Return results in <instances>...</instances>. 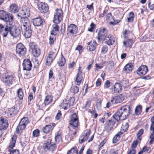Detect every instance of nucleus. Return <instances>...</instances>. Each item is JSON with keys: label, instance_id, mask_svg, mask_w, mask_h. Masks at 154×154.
Wrapping results in <instances>:
<instances>
[{"label": "nucleus", "instance_id": "obj_48", "mask_svg": "<svg viewBox=\"0 0 154 154\" xmlns=\"http://www.w3.org/2000/svg\"><path fill=\"white\" fill-rule=\"evenodd\" d=\"M71 91L74 94H76L79 91V88L77 86H74L72 88Z\"/></svg>", "mask_w": 154, "mask_h": 154}, {"label": "nucleus", "instance_id": "obj_18", "mask_svg": "<svg viewBox=\"0 0 154 154\" xmlns=\"http://www.w3.org/2000/svg\"><path fill=\"white\" fill-rule=\"evenodd\" d=\"M148 71L147 67L145 65H142L137 69V73L139 75H143L146 74Z\"/></svg>", "mask_w": 154, "mask_h": 154}, {"label": "nucleus", "instance_id": "obj_56", "mask_svg": "<svg viewBox=\"0 0 154 154\" xmlns=\"http://www.w3.org/2000/svg\"><path fill=\"white\" fill-rule=\"evenodd\" d=\"M57 24L55 23V24L53 25V30L58 32L59 30V27Z\"/></svg>", "mask_w": 154, "mask_h": 154}, {"label": "nucleus", "instance_id": "obj_55", "mask_svg": "<svg viewBox=\"0 0 154 154\" xmlns=\"http://www.w3.org/2000/svg\"><path fill=\"white\" fill-rule=\"evenodd\" d=\"M9 152H10V154H19V151L17 149H14L11 150V149L9 150Z\"/></svg>", "mask_w": 154, "mask_h": 154}, {"label": "nucleus", "instance_id": "obj_11", "mask_svg": "<svg viewBox=\"0 0 154 154\" xmlns=\"http://www.w3.org/2000/svg\"><path fill=\"white\" fill-rule=\"evenodd\" d=\"M43 148L45 151H54L56 149V146L54 143L51 144L50 140H48L44 144Z\"/></svg>", "mask_w": 154, "mask_h": 154}, {"label": "nucleus", "instance_id": "obj_23", "mask_svg": "<svg viewBox=\"0 0 154 154\" xmlns=\"http://www.w3.org/2000/svg\"><path fill=\"white\" fill-rule=\"evenodd\" d=\"M87 44L88 45V47L89 48V50L90 51H94L96 49L97 45L96 42L94 40L91 41Z\"/></svg>", "mask_w": 154, "mask_h": 154}, {"label": "nucleus", "instance_id": "obj_26", "mask_svg": "<svg viewBox=\"0 0 154 154\" xmlns=\"http://www.w3.org/2000/svg\"><path fill=\"white\" fill-rule=\"evenodd\" d=\"M133 66V64L131 63L127 64L123 68L124 71L127 73H129L132 71Z\"/></svg>", "mask_w": 154, "mask_h": 154}, {"label": "nucleus", "instance_id": "obj_10", "mask_svg": "<svg viewBox=\"0 0 154 154\" xmlns=\"http://www.w3.org/2000/svg\"><path fill=\"white\" fill-rule=\"evenodd\" d=\"M29 47L32 51V54L35 57H38L40 54L41 51L40 49L38 48L35 43L33 42L30 43Z\"/></svg>", "mask_w": 154, "mask_h": 154}, {"label": "nucleus", "instance_id": "obj_7", "mask_svg": "<svg viewBox=\"0 0 154 154\" xmlns=\"http://www.w3.org/2000/svg\"><path fill=\"white\" fill-rule=\"evenodd\" d=\"M63 17L62 10L60 8L56 9L54 14L53 22L55 23H59L62 20Z\"/></svg>", "mask_w": 154, "mask_h": 154}, {"label": "nucleus", "instance_id": "obj_8", "mask_svg": "<svg viewBox=\"0 0 154 154\" xmlns=\"http://www.w3.org/2000/svg\"><path fill=\"white\" fill-rule=\"evenodd\" d=\"M69 124L70 127L75 130L77 128L79 125V120L76 113H74L71 116Z\"/></svg>", "mask_w": 154, "mask_h": 154}, {"label": "nucleus", "instance_id": "obj_32", "mask_svg": "<svg viewBox=\"0 0 154 154\" xmlns=\"http://www.w3.org/2000/svg\"><path fill=\"white\" fill-rule=\"evenodd\" d=\"M128 124L127 122L124 123L121 127V130L119 132H122V134L125 132H126L128 130Z\"/></svg>", "mask_w": 154, "mask_h": 154}, {"label": "nucleus", "instance_id": "obj_51", "mask_svg": "<svg viewBox=\"0 0 154 154\" xmlns=\"http://www.w3.org/2000/svg\"><path fill=\"white\" fill-rule=\"evenodd\" d=\"M122 84L124 87H126L128 85V80L125 79H123L121 82Z\"/></svg>", "mask_w": 154, "mask_h": 154}, {"label": "nucleus", "instance_id": "obj_58", "mask_svg": "<svg viewBox=\"0 0 154 154\" xmlns=\"http://www.w3.org/2000/svg\"><path fill=\"white\" fill-rule=\"evenodd\" d=\"M61 139V137L60 134H57L55 137V140L56 141H59Z\"/></svg>", "mask_w": 154, "mask_h": 154}, {"label": "nucleus", "instance_id": "obj_30", "mask_svg": "<svg viewBox=\"0 0 154 154\" xmlns=\"http://www.w3.org/2000/svg\"><path fill=\"white\" fill-rule=\"evenodd\" d=\"M122 134V132H119L113 137L112 142L113 143H116L120 139V137Z\"/></svg>", "mask_w": 154, "mask_h": 154}, {"label": "nucleus", "instance_id": "obj_54", "mask_svg": "<svg viewBox=\"0 0 154 154\" xmlns=\"http://www.w3.org/2000/svg\"><path fill=\"white\" fill-rule=\"evenodd\" d=\"M33 94L32 93H30L28 97V105H29L30 104V102L33 99Z\"/></svg>", "mask_w": 154, "mask_h": 154}, {"label": "nucleus", "instance_id": "obj_57", "mask_svg": "<svg viewBox=\"0 0 154 154\" xmlns=\"http://www.w3.org/2000/svg\"><path fill=\"white\" fill-rule=\"evenodd\" d=\"M110 86V82L108 81L107 80L106 81L105 83V85L104 86V88H108Z\"/></svg>", "mask_w": 154, "mask_h": 154}, {"label": "nucleus", "instance_id": "obj_28", "mask_svg": "<svg viewBox=\"0 0 154 154\" xmlns=\"http://www.w3.org/2000/svg\"><path fill=\"white\" fill-rule=\"evenodd\" d=\"M133 43L132 39H129L126 41H123V44L124 46L126 48L131 47Z\"/></svg>", "mask_w": 154, "mask_h": 154}, {"label": "nucleus", "instance_id": "obj_5", "mask_svg": "<svg viewBox=\"0 0 154 154\" xmlns=\"http://www.w3.org/2000/svg\"><path fill=\"white\" fill-rule=\"evenodd\" d=\"M13 17L11 14L7 13L3 10L0 11V19L6 22L7 25H12Z\"/></svg>", "mask_w": 154, "mask_h": 154}, {"label": "nucleus", "instance_id": "obj_53", "mask_svg": "<svg viewBox=\"0 0 154 154\" xmlns=\"http://www.w3.org/2000/svg\"><path fill=\"white\" fill-rule=\"evenodd\" d=\"M55 36H53L52 35H51L50 36L49 38V43L50 44L52 45L53 44L54 41L55 40Z\"/></svg>", "mask_w": 154, "mask_h": 154}, {"label": "nucleus", "instance_id": "obj_14", "mask_svg": "<svg viewBox=\"0 0 154 154\" xmlns=\"http://www.w3.org/2000/svg\"><path fill=\"white\" fill-rule=\"evenodd\" d=\"M125 98V96L122 94L112 97L110 101L112 104H116L121 103Z\"/></svg>", "mask_w": 154, "mask_h": 154}, {"label": "nucleus", "instance_id": "obj_37", "mask_svg": "<svg viewBox=\"0 0 154 154\" xmlns=\"http://www.w3.org/2000/svg\"><path fill=\"white\" fill-rule=\"evenodd\" d=\"M17 94L18 97L20 100H22L23 99L24 96V94L23 91L22 89L20 88L17 91Z\"/></svg>", "mask_w": 154, "mask_h": 154}, {"label": "nucleus", "instance_id": "obj_25", "mask_svg": "<svg viewBox=\"0 0 154 154\" xmlns=\"http://www.w3.org/2000/svg\"><path fill=\"white\" fill-rule=\"evenodd\" d=\"M112 89L114 93H118L122 90V87L119 83H116L112 86Z\"/></svg>", "mask_w": 154, "mask_h": 154}, {"label": "nucleus", "instance_id": "obj_45", "mask_svg": "<svg viewBox=\"0 0 154 154\" xmlns=\"http://www.w3.org/2000/svg\"><path fill=\"white\" fill-rule=\"evenodd\" d=\"M108 50V47L106 45H104L102 48L101 52L102 54H104L106 53Z\"/></svg>", "mask_w": 154, "mask_h": 154}, {"label": "nucleus", "instance_id": "obj_42", "mask_svg": "<svg viewBox=\"0 0 154 154\" xmlns=\"http://www.w3.org/2000/svg\"><path fill=\"white\" fill-rule=\"evenodd\" d=\"M67 154H78V150L76 147L72 148L67 153Z\"/></svg>", "mask_w": 154, "mask_h": 154}, {"label": "nucleus", "instance_id": "obj_1", "mask_svg": "<svg viewBox=\"0 0 154 154\" xmlns=\"http://www.w3.org/2000/svg\"><path fill=\"white\" fill-rule=\"evenodd\" d=\"M0 32L3 37H6L8 32L14 38L17 37L20 34V30L15 26H11V25H6V27L0 24Z\"/></svg>", "mask_w": 154, "mask_h": 154}, {"label": "nucleus", "instance_id": "obj_49", "mask_svg": "<svg viewBox=\"0 0 154 154\" xmlns=\"http://www.w3.org/2000/svg\"><path fill=\"white\" fill-rule=\"evenodd\" d=\"M25 7H24L21 10L20 12V14H18V16L21 17L25 18Z\"/></svg>", "mask_w": 154, "mask_h": 154}, {"label": "nucleus", "instance_id": "obj_64", "mask_svg": "<svg viewBox=\"0 0 154 154\" xmlns=\"http://www.w3.org/2000/svg\"><path fill=\"white\" fill-rule=\"evenodd\" d=\"M136 151L135 149H132L128 152V154H135Z\"/></svg>", "mask_w": 154, "mask_h": 154}, {"label": "nucleus", "instance_id": "obj_27", "mask_svg": "<svg viewBox=\"0 0 154 154\" xmlns=\"http://www.w3.org/2000/svg\"><path fill=\"white\" fill-rule=\"evenodd\" d=\"M18 7L17 4H13L10 5L9 11L12 13H16L18 11Z\"/></svg>", "mask_w": 154, "mask_h": 154}, {"label": "nucleus", "instance_id": "obj_34", "mask_svg": "<svg viewBox=\"0 0 154 154\" xmlns=\"http://www.w3.org/2000/svg\"><path fill=\"white\" fill-rule=\"evenodd\" d=\"M52 101L51 97L50 96H47L45 98L44 100V104L45 105H47L50 104Z\"/></svg>", "mask_w": 154, "mask_h": 154}, {"label": "nucleus", "instance_id": "obj_31", "mask_svg": "<svg viewBox=\"0 0 154 154\" xmlns=\"http://www.w3.org/2000/svg\"><path fill=\"white\" fill-rule=\"evenodd\" d=\"M63 109H66L69 108L70 106L67 103V101L66 100H63L61 103L60 106Z\"/></svg>", "mask_w": 154, "mask_h": 154}, {"label": "nucleus", "instance_id": "obj_61", "mask_svg": "<svg viewBox=\"0 0 154 154\" xmlns=\"http://www.w3.org/2000/svg\"><path fill=\"white\" fill-rule=\"evenodd\" d=\"M91 104V102L90 101H88L86 104L85 106L84 107V108L86 109H88L90 106V105Z\"/></svg>", "mask_w": 154, "mask_h": 154}, {"label": "nucleus", "instance_id": "obj_4", "mask_svg": "<svg viewBox=\"0 0 154 154\" xmlns=\"http://www.w3.org/2000/svg\"><path fill=\"white\" fill-rule=\"evenodd\" d=\"M0 78L5 85L8 87H10L12 85L15 81L14 75L8 72L5 73L0 75Z\"/></svg>", "mask_w": 154, "mask_h": 154}, {"label": "nucleus", "instance_id": "obj_60", "mask_svg": "<svg viewBox=\"0 0 154 154\" xmlns=\"http://www.w3.org/2000/svg\"><path fill=\"white\" fill-rule=\"evenodd\" d=\"M101 80L100 79H98L96 83V85L97 87L99 86L101 83Z\"/></svg>", "mask_w": 154, "mask_h": 154}, {"label": "nucleus", "instance_id": "obj_59", "mask_svg": "<svg viewBox=\"0 0 154 154\" xmlns=\"http://www.w3.org/2000/svg\"><path fill=\"white\" fill-rule=\"evenodd\" d=\"M151 2H149L148 3L149 8L150 10H154V4L150 5Z\"/></svg>", "mask_w": 154, "mask_h": 154}, {"label": "nucleus", "instance_id": "obj_29", "mask_svg": "<svg viewBox=\"0 0 154 154\" xmlns=\"http://www.w3.org/2000/svg\"><path fill=\"white\" fill-rule=\"evenodd\" d=\"M106 20L107 22L110 24H113V21L114 19L112 16V14L111 13H109L106 15Z\"/></svg>", "mask_w": 154, "mask_h": 154}, {"label": "nucleus", "instance_id": "obj_36", "mask_svg": "<svg viewBox=\"0 0 154 154\" xmlns=\"http://www.w3.org/2000/svg\"><path fill=\"white\" fill-rule=\"evenodd\" d=\"M66 63V59L64 57L62 54H61V57L60 61L58 62V63L59 66H63Z\"/></svg>", "mask_w": 154, "mask_h": 154}, {"label": "nucleus", "instance_id": "obj_40", "mask_svg": "<svg viewBox=\"0 0 154 154\" xmlns=\"http://www.w3.org/2000/svg\"><path fill=\"white\" fill-rule=\"evenodd\" d=\"M51 128V125H46L43 129V131L44 133H47L50 131Z\"/></svg>", "mask_w": 154, "mask_h": 154}, {"label": "nucleus", "instance_id": "obj_9", "mask_svg": "<svg viewBox=\"0 0 154 154\" xmlns=\"http://www.w3.org/2000/svg\"><path fill=\"white\" fill-rule=\"evenodd\" d=\"M16 54L20 57H23L26 55V49L23 44L20 43L18 44L16 46Z\"/></svg>", "mask_w": 154, "mask_h": 154}, {"label": "nucleus", "instance_id": "obj_22", "mask_svg": "<svg viewBox=\"0 0 154 154\" xmlns=\"http://www.w3.org/2000/svg\"><path fill=\"white\" fill-rule=\"evenodd\" d=\"M81 68L80 67H79V68L78 72L76 75L75 79L76 85H79L80 84L82 79V72L80 70Z\"/></svg>", "mask_w": 154, "mask_h": 154}, {"label": "nucleus", "instance_id": "obj_17", "mask_svg": "<svg viewBox=\"0 0 154 154\" xmlns=\"http://www.w3.org/2000/svg\"><path fill=\"white\" fill-rule=\"evenodd\" d=\"M23 65L24 70L29 71L31 70L32 64L29 59H25L23 61Z\"/></svg>", "mask_w": 154, "mask_h": 154}, {"label": "nucleus", "instance_id": "obj_16", "mask_svg": "<svg viewBox=\"0 0 154 154\" xmlns=\"http://www.w3.org/2000/svg\"><path fill=\"white\" fill-rule=\"evenodd\" d=\"M78 31V27L75 25L71 24L69 25L68 27L67 32L71 35L76 34Z\"/></svg>", "mask_w": 154, "mask_h": 154}, {"label": "nucleus", "instance_id": "obj_6", "mask_svg": "<svg viewBox=\"0 0 154 154\" xmlns=\"http://www.w3.org/2000/svg\"><path fill=\"white\" fill-rule=\"evenodd\" d=\"M29 120L27 117L22 119L16 128V131L18 133H21L26 128V125L29 123Z\"/></svg>", "mask_w": 154, "mask_h": 154}, {"label": "nucleus", "instance_id": "obj_35", "mask_svg": "<svg viewBox=\"0 0 154 154\" xmlns=\"http://www.w3.org/2000/svg\"><path fill=\"white\" fill-rule=\"evenodd\" d=\"M142 106L140 105L137 106L135 109V114L136 115L140 114L142 112Z\"/></svg>", "mask_w": 154, "mask_h": 154}, {"label": "nucleus", "instance_id": "obj_63", "mask_svg": "<svg viewBox=\"0 0 154 154\" xmlns=\"http://www.w3.org/2000/svg\"><path fill=\"white\" fill-rule=\"evenodd\" d=\"M107 141V139H104L100 144L99 146L101 147L103 146L104 144L106 143Z\"/></svg>", "mask_w": 154, "mask_h": 154}, {"label": "nucleus", "instance_id": "obj_50", "mask_svg": "<svg viewBox=\"0 0 154 154\" xmlns=\"http://www.w3.org/2000/svg\"><path fill=\"white\" fill-rule=\"evenodd\" d=\"M149 138L151 140L149 142V144L151 145L152 143L154 140V133H152L149 136Z\"/></svg>", "mask_w": 154, "mask_h": 154}, {"label": "nucleus", "instance_id": "obj_52", "mask_svg": "<svg viewBox=\"0 0 154 154\" xmlns=\"http://www.w3.org/2000/svg\"><path fill=\"white\" fill-rule=\"evenodd\" d=\"M48 57L51 58L53 60L55 59L56 55L54 52L51 51L49 53Z\"/></svg>", "mask_w": 154, "mask_h": 154}, {"label": "nucleus", "instance_id": "obj_21", "mask_svg": "<svg viewBox=\"0 0 154 154\" xmlns=\"http://www.w3.org/2000/svg\"><path fill=\"white\" fill-rule=\"evenodd\" d=\"M104 40H106L105 42L109 45H112L115 42V38L111 35H108Z\"/></svg>", "mask_w": 154, "mask_h": 154}, {"label": "nucleus", "instance_id": "obj_38", "mask_svg": "<svg viewBox=\"0 0 154 154\" xmlns=\"http://www.w3.org/2000/svg\"><path fill=\"white\" fill-rule=\"evenodd\" d=\"M144 132V130L143 129H140L137 132V139L139 141H140L141 139V136L143 134Z\"/></svg>", "mask_w": 154, "mask_h": 154}, {"label": "nucleus", "instance_id": "obj_2", "mask_svg": "<svg viewBox=\"0 0 154 154\" xmlns=\"http://www.w3.org/2000/svg\"><path fill=\"white\" fill-rule=\"evenodd\" d=\"M19 25L25 37L29 38L31 35L32 32L29 19L27 18H22L20 20Z\"/></svg>", "mask_w": 154, "mask_h": 154}, {"label": "nucleus", "instance_id": "obj_44", "mask_svg": "<svg viewBox=\"0 0 154 154\" xmlns=\"http://www.w3.org/2000/svg\"><path fill=\"white\" fill-rule=\"evenodd\" d=\"M40 131L38 129L34 130L32 132V136L34 137H38L39 135Z\"/></svg>", "mask_w": 154, "mask_h": 154}, {"label": "nucleus", "instance_id": "obj_20", "mask_svg": "<svg viewBox=\"0 0 154 154\" xmlns=\"http://www.w3.org/2000/svg\"><path fill=\"white\" fill-rule=\"evenodd\" d=\"M39 9L42 13H46L48 10V5L45 3H41L39 5Z\"/></svg>", "mask_w": 154, "mask_h": 154}, {"label": "nucleus", "instance_id": "obj_19", "mask_svg": "<svg viewBox=\"0 0 154 154\" xmlns=\"http://www.w3.org/2000/svg\"><path fill=\"white\" fill-rule=\"evenodd\" d=\"M8 122L6 119H4L0 117V131L6 129L8 127Z\"/></svg>", "mask_w": 154, "mask_h": 154}, {"label": "nucleus", "instance_id": "obj_39", "mask_svg": "<svg viewBox=\"0 0 154 154\" xmlns=\"http://www.w3.org/2000/svg\"><path fill=\"white\" fill-rule=\"evenodd\" d=\"M17 113V111L16 110L14 107H12L9 110V113L11 116L15 115Z\"/></svg>", "mask_w": 154, "mask_h": 154}, {"label": "nucleus", "instance_id": "obj_3", "mask_svg": "<svg viewBox=\"0 0 154 154\" xmlns=\"http://www.w3.org/2000/svg\"><path fill=\"white\" fill-rule=\"evenodd\" d=\"M130 110L129 106H123L114 114L113 117L118 121L124 120L130 115Z\"/></svg>", "mask_w": 154, "mask_h": 154}, {"label": "nucleus", "instance_id": "obj_41", "mask_svg": "<svg viewBox=\"0 0 154 154\" xmlns=\"http://www.w3.org/2000/svg\"><path fill=\"white\" fill-rule=\"evenodd\" d=\"M25 18H27L30 15V10L28 7H25Z\"/></svg>", "mask_w": 154, "mask_h": 154}, {"label": "nucleus", "instance_id": "obj_47", "mask_svg": "<svg viewBox=\"0 0 154 154\" xmlns=\"http://www.w3.org/2000/svg\"><path fill=\"white\" fill-rule=\"evenodd\" d=\"M53 59L50 57H48L46 59V64L48 66H50L52 63Z\"/></svg>", "mask_w": 154, "mask_h": 154}, {"label": "nucleus", "instance_id": "obj_43", "mask_svg": "<svg viewBox=\"0 0 154 154\" xmlns=\"http://www.w3.org/2000/svg\"><path fill=\"white\" fill-rule=\"evenodd\" d=\"M75 100V98L74 97H70L69 98V100H67V103H68V104L69 105L70 107V106L73 105L74 103Z\"/></svg>", "mask_w": 154, "mask_h": 154}, {"label": "nucleus", "instance_id": "obj_13", "mask_svg": "<svg viewBox=\"0 0 154 154\" xmlns=\"http://www.w3.org/2000/svg\"><path fill=\"white\" fill-rule=\"evenodd\" d=\"M91 131L90 130H85L83 133L80 137L79 142L80 143H82L87 140L88 138L90 135Z\"/></svg>", "mask_w": 154, "mask_h": 154}, {"label": "nucleus", "instance_id": "obj_46", "mask_svg": "<svg viewBox=\"0 0 154 154\" xmlns=\"http://www.w3.org/2000/svg\"><path fill=\"white\" fill-rule=\"evenodd\" d=\"M140 141H138L137 139L134 141L131 145V148L132 149H134L136 147L138 142Z\"/></svg>", "mask_w": 154, "mask_h": 154}, {"label": "nucleus", "instance_id": "obj_33", "mask_svg": "<svg viewBox=\"0 0 154 154\" xmlns=\"http://www.w3.org/2000/svg\"><path fill=\"white\" fill-rule=\"evenodd\" d=\"M16 137L13 136L11 138V140L10 142L9 147L11 148H13L15 146L16 142Z\"/></svg>", "mask_w": 154, "mask_h": 154}, {"label": "nucleus", "instance_id": "obj_24", "mask_svg": "<svg viewBox=\"0 0 154 154\" xmlns=\"http://www.w3.org/2000/svg\"><path fill=\"white\" fill-rule=\"evenodd\" d=\"M33 25L35 26H39L42 25L43 20L40 17L34 19L32 20Z\"/></svg>", "mask_w": 154, "mask_h": 154}, {"label": "nucleus", "instance_id": "obj_12", "mask_svg": "<svg viewBox=\"0 0 154 154\" xmlns=\"http://www.w3.org/2000/svg\"><path fill=\"white\" fill-rule=\"evenodd\" d=\"M115 123V122L113 120H109L107 121L105 125L104 131L107 133H109L113 130V127Z\"/></svg>", "mask_w": 154, "mask_h": 154}, {"label": "nucleus", "instance_id": "obj_15", "mask_svg": "<svg viewBox=\"0 0 154 154\" xmlns=\"http://www.w3.org/2000/svg\"><path fill=\"white\" fill-rule=\"evenodd\" d=\"M108 35L107 34V31L105 28L102 27L100 29L98 33V40H103Z\"/></svg>", "mask_w": 154, "mask_h": 154}, {"label": "nucleus", "instance_id": "obj_62", "mask_svg": "<svg viewBox=\"0 0 154 154\" xmlns=\"http://www.w3.org/2000/svg\"><path fill=\"white\" fill-rule=\"evenodd\" d=\"M61 116L60 111L59 112L56 116L55 118L57 120H59Z\"/></svg>", "mask_w": 154, "mask_h": 154}]
</instances>
